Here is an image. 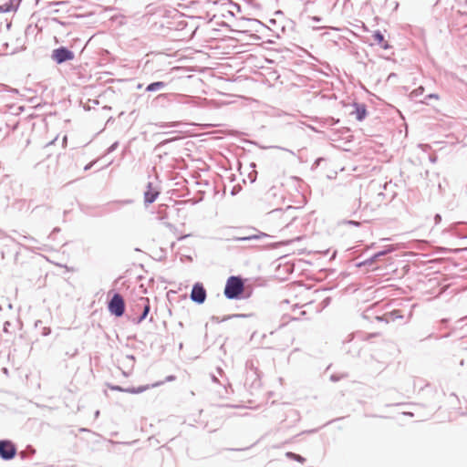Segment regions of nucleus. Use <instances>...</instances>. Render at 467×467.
Instances as JSON below:
<instances>
[{
  "label": "nucleus",
  "mask_w": 467,
  "mask_h": 467,
  "mask_svg": "<svg viewBox=\"0 0 467 467\" xmlns=\"http://www.w3.org/2000/svg\"><path fill=\"white\" fill-rule=\"evenodd\" d=\"M159 194V192L156 191L150 183L148 184L147 191L144 192V199L145 202L151 203L153 202L157 196Z\"/></svg>",
  "instance_id": "0eeeda50"
},
{
  "label": "nucleus",
  "mask_w": 467,
  "mask_h": 467,
  "mask_svg": "<svg viewBox=\"0 0 467 467\" xmlns=\"http://www.w3.org/2000/svg\"><path fill=\"white\" fill-rule=\"evenodd\" d=\"M164 86H165L164 82L158 81V82H154V83L150 84L146 88V90L147 91H155L157 89L162 88Z\"/></svg>",
  "instance_id": "f8f14e48"
},
{
  "label": "nucleus",
  "mask_w": 467,
  "mask_h": 467,
  "mask_svg": "<svg viewBox=\"0 0 467 467\" xmlns=\"http://www.w3.org/2000/svg\"><path fill=\"white\" fill-rule=\"evenodd\" d=\"M16 446L10 441H0V456L4 460H11L16 456Z\"/></svg>",
  "instance_id": "7ed1b4c3"
},
{
  "label": "nucleus",
  "mask_w": 467,
  "mask_h": 467,
  "mask_svg": "<svg viewBox=\"0 0 467 467\" xmlns=\"http://www.w3.org/2000/svg\"><path fill=\"white\" fill-rule=\"evenodd\" d=\"M286 456L291 458V459H293V460H296V461H297V462H299L301 463H303L305 462V459L302 456H300L298 454H296V453H293V452H287Z\"/></svg>",
  "instance_id": "ddd939ff"
},
{
  "label": "nucleus",
  "mask_w": 467,
  "mask_h": 467,
  "mask_svg": "<svg viewBox=\"0 0 467 467\" xmlns=\"http://www.w3.org/2000/svg\"><path fill=\"white\" fill-rule=\"evenodd\" d=\"M147 389H148V387H140L138 389H129L126 391L130 392V393H140V392L146 390Z\"/></svg>",
  "instance_id": "4468645a"
},
{
  "label": "nucleus",
  "mask_w": 467,
  "mask_h": 467,
  "mask_svg": "<svg viewBox=\"0 0 467 467\" xmlns=\"http://www.w3.org/2000/svg\"><path fill=\"white\" fill-rule=\"evenodd\" d=\"M373 38L377 42V44L379 45L383 49L389 48L388 41L385 40L384 36L380 32H375V34L373 35Z\"/></svg>",
  "instance_id": "6e6552de"
},
{
  "label": "nucleus",
  "mask_w": 467,
  "mask_h": 467,
  "mask_svg": "<svg viewBox=\"0 0 467 467\" xmlns=\"http://www.w3.org/2000/svg\"><path fill=\"white\" fill-rule=\"evenodd\" d=\"M355 113L356 118L358 120H362L365 118L367 111L363 105H357Z\"/></svg>",
  "instance_id": "9d476101"
},
{
  "label": "nucleus",
  "mask_w": 467,
  "mask_h": 467,
  "mask_svg": "<svg viewBox=\"0 0 467 467\" xmlns=\"http://www.w3.org/2000/svg\"><path fill=\"white\" fill-rule=\"evenodd\" d=\"M282 188H283V184L282 183H277V184H275L273 185L266 192V194L268 195L269 198H275L276 197L278 194H281L282 195Z\"/></svg>",
  "instance_id": "1a4fd4ad"
},
{
  "label": "nucleus",
  "mask_w": 467,
  "mask_h": 467,
  "mask_svg": "<svg viewBox=\"0 0 467 467\" xmlns=\"http://www.w3.org/2000/svg\"><path fill=\"white\" fill-rule=\"evenodd\" d=\"M429 98H431V99H439V98H440V97H439V95H437V94H431V95H429Z\"/></svg>",
  "instance_id": "f3484780"
},
{
  "label": "nucleus",
  "mask_w": 467,
  "mask_h": 467,
  "mask_svg": "<svg viewBox=\"0 0 467 467\" xmlns=\"http://www.w3.org/2000/svg\"><path fill=\"white\" fill-rule=\"evenodd\" d=\"M244 289V281L239 276H230L224 287V296L229 299L237 298Z\"/></svg>",
  "instance_id": "f257e3e1"
},
{
  "label": "nucleus",
  "mask_w": 467,
  "mask_h": 467,
  "mask_svg": "<svg viewBox=\"0 0 467 467\" xmlns=\"http://www.w3.org/2000/svg\"><path fill=\"white\" fill-rule=\"evenodd\" d=\"M140 305H141L142 314L140 316L138 322H142L148 317L150 309V299L148 297H140Z\"/></svg>",
  "instance_id": "423d86ee"
},
{
  "label": "nucleus",
  "mask_w": 467,
  "mask_h": 467,
  "mask_svg": "<svg viewBox=\"0 0 467 467\" xmlns=\"http://www.w3.org/2000/svg\"><path fill=\"white\" fill-rule=\"evenodd\" d=\"M109 311L116 317H121L124 314L125 303L123 297L119 294H115L108 306Z\"/></svg>",
  "instance_id": "f03ea898"
},
{
  "label": "nucleus",
  "mask_w": 467,
  "mask_h": 467,
  "mask_svg": "<svg viewBox=\"0 0 467 467\" xmlns=\"http://www.w3.org/2000/svg\"><path fill=\"white\" fill-rule=\"evenodd\" d=\"M435 220H436V222L441 221V216H440L439 214H436V216H435Z\"/></svg>",
  "instance_id": "a211bd4d"
},
{
  "label": "nucleus",
  "mask_w": 467,
  "mask_h": 467,
  "mask_svg": "<svg viewBox=\"0 0 467 467\" xmlns=\"http://www.w3.org/2000/svg\"><path fill=\"white\" fill-rule=\"evenodd\" d=\"M73 57V53L65 47L57 48L52 53V58L57 63L70 60Z\"/></svg>",
  "instance_id": "39448f33"
},
{
  "label": "nucleus",
  "mask_w": 467,
  "mask_h": 467,
  "mask_svg": "<svg viewBox=\"0 0 467 467\" xmlns=\"http://www.w3.org/2000/svg\"><path fill=\"white\" fill-rule=\"evenodd\" d=\"M139 310H141V305H140V298L138 299V301L134 305V311L137 312Z\"/></svg>",
  "instance_id": "dca6fc26"
},
{
  "label": "nucleus",
  "mask_w": 467,
  "mask_h": 467,
  "mask_svg": "<svg viewBox=\"0 0 467 467\" xmlns=\"http://www.w3.org/2000/svg\"><path fill=\"white\" fill-rule=\"evenodd\" d=\"M191 299L198 304H202L206 299V291L203 285L196 283L191 293Z\"/></svg>",
  "instance_id": "20e7f679"
},
{
  "label": "nucleus",
  "mask_w": 467,
  "mask_h": 467,
  "mask_svg": "<svg viewBox=\"0 0 467 467\" xmlns=\"http://www.w3.org/2000/svg\"><path fill=\"white\" fill-rule=\"evenodd\" d=\"M384 254H386V252H385V251L379 252V253H377L373 257H371L370 259H368V260H367V261H365V262H363V263L359 264L358 265H359V266H360V265H370L374 264V263L376 262V260H377L379 256L384 255Z\"/></svg>",
  "instance_id": "9b49d317"
},
{
  "label": "nucleus",
  "mask_w": 467,
  "mask_h": 467,
  "mask_svg": "<svg viewBox=\"0 0 467 467\" xmlns=\"http://www.w3.org/2000/svg\"><path fill=\"white\" fill-rule=\"evenodd\" d=\"M299 239H300L299 237H296L295 239H291V240L280 241V242L276 243L275 244L276 245H287V244H291L292 242H294L295 240H299Z\"/></svg>",
  "instance_id": "2eb2a0df"
}]
</instances>
